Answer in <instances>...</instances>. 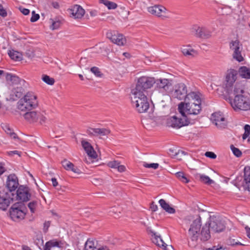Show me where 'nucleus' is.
I'll list each match as a JSON object with an SVG mask.
<instances>
[{
    "instance_id": "f257e3e1",
    "label": "nucleus",
    "mask_w": 250,
    "mask_h": 250,
    "mask_svg": "<svg viewBox=\"0 0 250 250\" xmlns=\"http://www.w3.org/2000/svg\"><path fill=\"white\" fill-rule=\"evenodd\" d=\"M232 92L234 98L230 100V103L234 110H247L250 109V99L241 85L236 84Z\"/></svg>"
},
{
    "instance_id": "f03ea898",
    "label": "nucleus",
    "mask_w": 250,
    "mask_h": 250,
    "mask_svg": "<svg viewBox=\"0 0 250 250\" xmlns=\"http://www.w3.org/2000/svg\"><path fill=\"white\" fill-rule=\"evenodd\" d=\"M178 109L181 114L182 117L178 118L176 116H173L167 118L166 122L167 126L178 129L184 126L194 124L195 120L190 119L189 117L185 114V104L184 103H180L179 104Z\"/></svg>"
},
{
    "instance_id": "7ed1b4c3",
    "label": "nucleus",
    "mask_w": 250,
    "mask_h": 250,
    "mask_svg": "<svg viewBox=\"0 0 250 250\" xmlns=\"http://www.w3.org/2000/svg\"><path fill=\"white\" fill-rule=\"evenodd\" d=\"M38 106L37 95L31 91L27 92L17 103V108L21 111H27Z\"/></svg>"
},
{
    "instance_id": "20e7f679",
    "label": "nucleus",
    "mask_w": 250,
    "mask_h": 250,
    "mask_svg": "<svg viewBox=\"0 0 250 250\" xmlns=\"http://www.w3.org/2000/svg\"><path fill=\"white\" fill-rule=\"evenodd\" d=\"M238 72L233 69H230L226 72L222 87L228 94L232 93V88L237 78Z\"/></svg>"
},
{
    "instance_id": "39448f33",
    "label": "nucleus",
    "mask_w": 250,
    "mask_h": 250,
    "mask_svg": "<svg viewBox=\"0 0 250 250\" xmlns=\"http://www.w3.org/2000/svg\"><path fill=\"white\" fill-rule=\"evenodd\" d=\"M201 227V218L199 215L192 222L188 229V234L192 241L196 242L199 239Z\"/></svg>"
},
{
    "instance_id": "423d86ee",
    "label": "nucleus",
    "mask_w": 250,
    "mask_h": 250,
    "mask_svg": "<svg viewBox=\"0 0 250 250\" xmlns=\"http://www.w3.org/2000/svg\"><path fill=\"white\" fill-rule=\"evenodd\" d=\"M9 214L11 218L14 221L23 219L25 215L24 208L21 203H15L11 207Z\"/></svg>"
},
{
    "instance_id": "0eeeda50",
    "label": "nucleus",
    "mask_w": 250,
    "mask_h": 250,
    "mask_svg": "<svg viewBox=\"0 0 250 250\" xmlns=\"http://www.w3.org/2000/svg\"><path fill=\"white\" fill-rule=\"evenodd\" d=\"M155 89L162 93L163 95L170 93L172 85L171 81L167 79H159L155 80Z\"/></svg>"
},
{
    "instance_id": "6e6552de",
    "label": "nucleus",
    "mask_w": 250,
    "mask_h": 250,
    "mask_svg": "<svg viewBox=\"0 0 250 250\" xmlns=\"http://www.w3.org/2000/svg\"><path fill=\"white\" fill-rule=\"evenodd\" d=\"M170 94L173 98L180 100L185 99L188 94L187 86L184 83H177L171 88Z\"/></svg>"
},
{
    "instance_id": "1a4fd4ad",
    "label": "nucleus",
    "mask_w": 250,
    "mask_h": 250,
    "mask_svg": "<svg viewBox=\"0 0 250 250\" xmlns=\"http://www.w3.org/2000/svg\"><path fill=\"white\" fill-rule=\"evenodd\" d=\"M185 105L188 104L191 107L192 105L195 106L194 110H201V101L199 95L194 92L189 93L185 99V102H183Z\"/></svg>"
},
{
    "instance_id": "9d476101",
    "label": "nucleus",
    "mask_w": 250,
    "mask_h": 250,
    "mask_svg": "<svg viewBox=\"0 0 250 250\" xmlns=\"http://www.w3.org/2000/svg\"><path fill=\"white\" fill-rule=\"evenodd\" d=\"M24 114L23 117L25 120L30 123L39 122L41 124L45 122L46 118L40 111H27Z\"/></svg>"
},
{
    "instance_id": "9b49d317",
    "label": "nucleus",
    "mask_w": 250,
    "mask_h": 250,
    "mask_svg": "<svg viewBox=\"0 0 250 250\" xmlns=\"http://www.w3.org/2000/svg\"><path fill=\"white\" fill-rule=\"evenodd\" d=\"M155 83V79L152 77L143 76L138 79L135 87L143 90L148 92Z\"/></svg>"
},
{
    "instance_id": "f8f14e48",
    "label": "nucleus",
    "mask_w": 250,
    "mask_h": 250,
    "mask_svg": "<svg viewBox=\"0 0 250 250\" xmlns=\"http://www.w3.org/2000/svg\"><path fill=\"white\" fill-rule=\"evenodd\" d=\"M207 223L211 232H222L226 228L224 222L216 217H210L209 221Z\"/></svg>"
},
{
    "instance_id": "ddd939ff",
    "label": "nucleus",
    "mask_w": 250,
    "mask_h": 250,
    "mask_svg": "<svg viewBox=\"0 0 250 250\" xmlns=\"http://www.w3.org/2000/svg\"><path fill=\"white\" fill-rule=\"evenodd\" d=\"M106 36L112 42L120 46L124 45L126 42V39L123 35L115 30L108 31Z\"/></svg>"
},
{
    "instance_id": "4468645a",
    "label": "nucleus",
    "mask_w": 250,
    "mask_h": 250,
    "mask_svg": "<svg viewBox=\"0 0 250 250\" xmlns=\"http://www.w3.org/2000/svg\"><path fill=\"white\" fill-rule=\"evenodd\" d=\"M148 12L156 16L161 17L162 19L168 18L167 10L161 5H155L147 8Z\"/></svg>"
},
{
    "instance_id": "2eb2a0df",
    "label": "nucleus",
    "mask_w": 250,
    "mask_h": 250,
    "mask_svg": "<svg viewBox=\"0 0 250 250\" xmlns=\"http://www.w3.org/2000/svg\"><path fill=\"white\" fill-rule=\"evenodd\" d=\"M17 200L21 202H27L30 200L31 193L30 189L23 186H20L16 192Z\"/></svg>"
},
{
    "instance_id": "dca6fc26",
    "label": "nucleus",
    "mask_w": 250,
    "mask_h": 250,
    "mask_svg": "<svg viewBox=\"0 0 250 250\" xmlns=\"http://www.w3.org/2000/svg\"><path fill=\"white\" fill-rule=\"evenodd\" d=\"M241 46V44H240V42L238 40L231 41L229 44L230 49L233 51V58L239 62H241L244 60L240 50Z\"/></svg>"
},
{
    "instance_id": "f3484780",
    "label": "nucleus",
    "mask_w": 250,
    "mask_h": 250,
    "mask_svg": "<svg viewBox=\"0 0 250 250\" xmlns=\"http://www.w3.org/2000/svg\"><path fill=\"white\" fill-rule=\"evenodd\" d=\"M132 103L139 113L146 112L149 107L148 98L141 99L138 101L136 100V102H132Z\"/></svg>"
},
{
    "instance_id": "a211bd4d",
    "label": "nucleus",
    "mask_w": 250,
    "mask_h": 250,
    "mask_svg": "<svg viewBox=\"0 0 250 250\" xmlns=\"http://www.w3.org/2000/svg\"><path fill=\"white\" fill-rule=\"evenodd\" d=\"M193 29L195 31L196 35L198 38L208 39L211 36L212 32L204 26H194Z\"/></svg>"
},
{
    "instance_id": "6ab92c4d",
    "label": "nucleus",
    "mask_w": 250,
    "mask_h": 250,
    "mask_svg": "<svg viewBox=\"0 0 250 250\" xmlns=\"http://www.w3.org/2000/svg\"><path fill=\"white\" fill-rule=\"evenodd\" d=\"M213 123L219 128H225L227 122L222 113L220 112H215L212 114Z\"/></svg>"
},
{
    "instance_id": "aec40b11",
    "label": "nucleus",
    "mask_w": 250,
    "mask_h": 250,
    "mask_svg": "<svg viewBox=\"0 0 250 250\" xmlns=\"http://www.w3.org/2000/svg\"><path fill=\"white\" fill-rule=\"evenodd\" d=\"M69 14L75 19H81L85 13V10L79 5L75 4L69 8Z\"/></svg>"
},
{
    "instance_id": "412c9836",
    "label": "nucleus",
    "mask_w": 250,
    "mask_h": 250,
    "mask_svg": "<svg viewBox=\"0 0 250 250\" xmlns=\"http://www.w3.org/2000/svg\"><path fill=\"white\" fill-rule=\"evenodd\" d=\"M19 184L18 179L15 174H10L7 178L6 187L10 192L15 191Z\"/></svg>"
},
{
    "instance_id": "4be33fe9",
    "label": "nucleus",
    "mask_w": 250,
    "mask_h": 250,
    "mask_svg": "<svg viewBox=\"0 0 250 250\" xmlns=\"http://www.w3.org/2000/svg\"><path fill=\"white\" fill-rule=\"evenodd\" d=\"M5 79L9 83L13 84L14 86L19 85L25 86V84L26 83L23 79H21L19 77L11 74H6Z\"/></svg>"
},
{
    "instance_id": "5701e85b",
    "label": "nucleus",
    "mask_w": 250,
    "mask_h": 250,
    "mask_svg": "<svg viewBox=\"0 0 250 250\" xmlns=\"http://www.w3.org/2000/svg\"><path fill=\"white\" fill-rule=\"evenodd\" d=\"M86 132L89 135L101 137L107 136L110 133V131L104 128H89L87 129Z\"/></svg>"
},
{
    "instance_id": "b1692460",
    "label": "nucleus",
    "mask_w": 250,
    "mask_h": 250,
    "mask_svg": "<svg viewBox=\"0 0 250 250\" xmlns=\"http://www.w3.org/2000/svg\"><path fill=\"white\" fill-rule=\"evenodd\" d=\"M131 94L132 97L131 98L132 102H136V100L139 99H145L148 98L149 93L148 92H146L145 90H141L136 87L133 88L131 90Z\"/></svg>"
},
{
    "instance_id": "393cba45",
    "label": "nucleus",
    "mask_w": 250,
    "mask_h": 250,
    "mask_svg": "<svg viewBox=\"0 0 250 250\" xmlns=\"http://www.w3.org/2000/svg\"><path fill=\"white\" fill-rule=\"evenodd\" d=\"M81 144L83 147L89 157L93 159L96 158L97 157L96 152L89 142L85 140H82Z\"/></svg>"
},
{
    "instance_id": "a878e982",
    "label": "nucleus",
    "mask_w": 250,
    "mask_h": 250,
    "mask_svg": "<svg viewBox=\"0 0 250 250\" xmlns=\"http://www.w3.org/2000/svg\"><path fill=\"white\" fill-rule=\"evenodd\" d=\"M210 229L208 226V224L206 223L200 232H199V238L202 241H207L210 238Z\"/></svg>"
},
{
    "instance_id": "bb28decb",
    "label": "nucleus",
    "mask_w": 250,
    "mask_h": 250,
    "mask_svg": "<svg viewBox=\"0 0 250 250\" xmlns=\"http://www.w3.org/2000/svg\"><path fill=\"white\" fill-rule=\"evenodd\" d=\"M13 197H10V194L5 196L0 195V208L3 210H6L10 204L13 201Z\"/></svg>"
},
{
    "instance_id": "cd10ccee",
    "label": "nucleus",
    "mask_w": 250,
    "mask_h": 250,
    "mask_svg": "<svg viewBox=\"0 0 250 250\" xmlns=\"http://www.w3.org/2000/svg\"><path fill=\"white\" fill-rule=\"evenodd\" d=\"M181 51L184 55L188 58H193L197 55V52L189 45L182 47Z\"/></svg>"
},
{
    "instance_id": "c85d7f7f",
    "label": "nucleus",
    "mask_w": 250,
    "mask_h": 250,
    "mask_svg": "<svg viewBox=\"0 0 250 250\" xmlns=\"http://www.w3.org/2000/svg\"><path fill=\"white\" fill-rule=\"evenodd\" d=\"M62 164L63 168L66 170H71L74 173H79V169L74 164L65 159L62 161Z\"/></svg>"
},
{
    "instance_id": "c756f323",
    "label": "nucleus",
    "mask_w": 250,
    "mask_h": 250,
    "mask_svg": "<svg viewBox=\"0 0 250 250\" xmlns=\"http://www.w3.org/2000/svg\"><path fill=\"white\" fill-rule=\"evenodd\" d=\"M23 85H17L14 86L11 90V96L15 98L18 99L21 97L24 92V89L23 88ZM24 87L26 86H24Z\"/></svg>"
},
{
    "instance_id": "7c9ffc66",
    "label": "nucleus",
    "mask_w": 250,
    "mask_h": 250,
    "mask_svg": "<svg viewBox=\"0 0 250 250\" xmlns=\"http://www.w3.org/2000/svg\"><path fill=\"white\" fill-rule=\"evenodd\" d=\"M159 203L161 208L167 213L170 214H174L175 213V209L173 208L170 207L164 199H160L159 201Z\"/></svg>"
},
{
    "instance_id": "2f4dec72",
    "label": "nucleus",
    "mask_w": 250,
    "mask_h": 250,
    "mask_svg": "<svg viewBox=\"0 0 250 250\" xmlns=\"http://www.w3.org/2000/svg\"><path fill=\"white\" fill-rule=\"evenodd\" d=\"M1 127L7 134L9 135V136L15 140H19V138L17 136V134L13 131L12 128H11L9 125L7 124H2Z\"/></svg>"
},
{
    "instance_id": "473e14b6",
    "label": "nucleus",
    "mask_w": 250,
    "mask_h": 250,
    "mask_svg": "<svg viewBox=\"0 0 250 250\" xmlns=\"http://www.w3.org/2000/svg\"><path fill=\"white\" fill-rule=\"evenodd\" d=\"M244 181L245 182L244 185L245 188L248 190H250V167H246L244 168Z\"/></svg>"
},
{
    "instance_id": "72a5a7b5",
    "label": "nucleus",
    "mask_w": 250,
    "mask_h": 250,
    "mask_svg": "<svg viewBox=\"0 0 250 250\" xmlns=\"http://www.w3.org/2000/svg\"><path fill=\"white\" fill-rule=\"evenodd\" d=\"M62 244L61 241H58L55 239L51 240L46 242L44 247L43 250H51L52 248L54 247H61L60 244Z\"/></svg>"
},
{
    "instance_id": "f704fd0d",
    "label": "nucleus",
    "mask_w": 250,
    "mask_h": 250,
    "mask_svg": "<svg viewBox=\"0 0 250 250\" xmlns=\"http://www.w3.org/2000/svg\"><path fill=\"white\" fill-rule=\"evenodd\" d=\"M238 73L240 76L245 79H250V68L243 66L239 68Z\"/></svg>"
},
{
    "instance_id": "c9c22d12",
    "label": "nucleus",
    "mask_w": 250,
    "mask_h": 250,
    "mask_svg": "<svg viewBox=\"0 0 250 250\" xmlns=\"http://www.w3.org/2000/svg\"><path fill=\"white\" fill-rule=\"evenodd\" d=\"M10 58L15 61H20L22 60V55L21 53L15 50H10L8 52Z\"/></svg>"
},
{
    "instance_id": "e433bc0d",
    "label": "nucleus",
    "mask_w": 250,
    "mask_h": 250,
    "mask_svg": "<svg viewBox=\"0 0 250 250\" xmlns=\"http://www.w3.org/2000/svg\"><path fill=\"white\" fill-rule=\"evenodd\" d=\"M195 107V106L192 105L190 108V105H189V104H187V105H185V110H184L185 114L186 112L187 113L188 115V116L190 115H198V114L200 113V112L201 110H199L198 112V111H195V110H194Z\"/></svg>"
},
{
    "instance_id": "4c0bfd02",
    "label": "nucleus",
    "mask_w": 250,
    "mask_h": 250,
    "mask_svg": "<svg viewBox=\"0 0 250 250\" xmlns=\"http://www.w3.org/2000/svg\"><path fill=\"white\" fill-rule=\"evenodd\" d=\"M196 177L199 178L201 182L207 185H210L214 182L213 181L210 179L208 176L203 174H197Z\"/></svg>"
},
{
    "instance_id": "58836bf2",
    "label": "nucleus",
    "mask_w": 250,
    "mask_h": 250,
    "mask_svg": "<svg viewBox=\"0 0 250 250\" xmlns=\"http://www.w3.org/2000/svg\"><path fill=\"white\" fill-rule=\"evenodd\" d=\"M97 244L91 239H88L84 245V250H95L96 249Z\"/></svg>"
},
{
    "instance_id": "ea45409f",
    "label": "nucleus",
    "mask_w": 250,
    "mask_h": 250,
    "mask_svg": "<svg viewBox=\"0 0 250 250\" xmlns=\"http://www.w3.org/2000/svg\"><path fill=\"white\" fill-rule=\"evenodd\" d=\"M100 3H103L109 9H115L117 7V4L116 3L107 0H100Z\"/></svg>"
},
{
    "instance_id": "a19ab883",
    "label": "nucleus",
    "mask_w": 250,
    "mask_h": 250,
    "mask_svg": "<svg viewBox=\"0 0 250 250\" xmlns=\"http://www.w3.org/2000/svg\"><path fill=\"white\" fill-rule=\"evenodd\" d=\"M175 176L179 180L184 183H188L189 182V179L186 176L183 172H178L175 173Z\"/></svg>"
},
{
    "instance_id": "79ce46f5",
    "label": "nucleus",
    "mask_w": 250,
    "mask_h": 250,
    "mask_svg": "<svg viewBox=\"0 0 250 250\" xmlns=\"http://www.w3.org/2000/svg\"><path fill=\"white\" fill-rule=\"evenodd\" d=\"M154 240L153 242L156 244L157 245L160 247H166V243L163 241L162 238L160 235H158L156 234L154 236Z\"/></svg>"
},
{
    "instance_id": "37998d69",
    "label": "nucleus",
    "mask_w": 250,
    "mask_h": 250,
    "mask_svg": "<svg viewBox=\"0 0 250 250\" xmlns=\"http://www.w3.org/2000/svg\"><path fill=\"white\" fill-rule=\"evenodd\" d=\"M42 81L49 85H53L55 83V80L53 78L50 77L46 75H43L42 76Z\"/></svg>"
},
{
    "instance_id": "c03bdc74",
    "label": "nucleus",
    "mask_w": 250,
    "mask_h": 250,
    "mask_svg": "<svg viewBox=\"0 0 250 250\" xmlns=\"http://www.w3.org/2000/svg\"><path fill=\"white\" fill-rule=\"evenodd\" d=\"M50 21L51 22V25L50 26V28L52 30H55L58 29L61 25V22L59 20L54 21L53 19H50Z\"/></svg>"
},
{
    "instance_id": "a18cd8bd",
    "label": "nucleus",
    "mask_w": 250,
    "mask_h": 250,
    "mask_svg": "<svg viewBox=\"0 0 250 250\" xmlns=\"http://www.w3.org/2000/svg\"><path fill=\"white\" fill-rule=\"evenodd\" d=\"M37 206V202L36 201H32L28 203V207L30 210L31 213H34Z\"/></svg>"
},
{
    "instance_id": "49530a36",
    "label": "nucleus",
    "mask_w": 250,
    "mask_h": 250,
    "mask_svg": "<svg viewBox=\"0 0 250 250\" xmlns=\"http://www.w3.org/2000/svg\"><path fill=\"white\" fill-rule=\"evenodd\" d=\"M90 71L95 74V75L98 77H102L103 74L100 71L99 68L97 67H92L90 69Z\"/></svg>"
},
{
    "instance_id": "de8ad7c7",
    "label": "nucleus",
    "mask_w": 250,
    "mask_h": 250,
    "mask_svg": "<svg viewBox=\"0 0 250 250\" xmlns=\"http://www.w3.org/2000/svg\"><path fill=\"white\" fill-rule=\"evenodd\" d=\"M230 148L233 154L237 157H239L242 155V152L238 148L235 147L233 145L230 146Z\"/></svg>"
},
{
    "instance_id": "09e8293b",
    "label": "nucleus",
    "mask_w": 250,
    "mask_h": 250,
    "mask_svg": "<svg viewBox=\"0 0 250 250\" xmlns=\"http://www.w3.org/2000/svg\"><path fill=\"white\" fill-rule=\"evenodd\" d=\"M120 163L117 161H110L107 163V166L112 168L118 169V167L120 165Z\"/></svg>"
},
{
    "instance_id": "8fccbe9b",
    "label": "nucleus",
    "mask_w": 250,
    "mask_h": 250,
    "mask_svg": "<svg viewBox=\"0 0 250 250\" xmlns=\"http://www.w3.org/2000/svg\"><path fill=\"white\" fill-rule=\"evenodd\" d=\"M143 166L147 168H152L154 169H157L159 167V164L157 163H152V164H147V163H144Z\"/></svg>"
},
{
    "instance_id": "3c124183",
    "label": "nucleus",
    "mask_w": 250,
    "mask_h": 250,
    "mask_svg": "<svg viewBox=\"0 0 250 250\" xmlns=\"http://www.w3.org/2000/svg\"><path fill=\"white\" fill-rule=\"evenodd\" d=\"M25 55L29 58H32L34 57L35 54L33 49L29 48L25 52Z\"/></svg>"
},
{
    "instance_id": "603ef678",
    "label": "nucleus",
    "mask_w": 250,
    "mask_h": 250,
    "mask_svg": "<svg viewBox=\"0 0 250 250\" xmlns=\"http://www.w3.org/2000/svg\"><path fill=\"white\" fill-rule=\"evenodd\" d=\"M40 18V16L38 14H36L34 11L32 12V17L30 19V21L31 22H35Z\"/></svg>"
},
{
    "instance_id": "864d4df0",
    "label": "nucleus",
    "mask_w": 250,
    "mask_h": 250,
    "mask_svg": "<svg viewBox=\"0 0 250 250\" xmlns=\"http://www.w3.org/2000/svg\"><path fill=\"white\" fill-rule=\"evenodd\" d=\"M7 15L6 10L3 8V6L0 3V16L4 18Z\"/></svg>"
},
{
    "instance_id": "5fc2aeb1",
    "label": "nucleus",
    "mask_w": 250,
    "mask_h": 250,
    "mask_svg": "<svg viewBox=\"0 0 250 250\" xmlns=\"http://www.w3.org/2000/svg\"><path fill=\"white\" fill-rule=\"evenodd\" d=\"M205 155L206 157L211 159H215L217 157L216 155L214 152L211 151L206 152Z\"/></svg>"
},
{
    "instance_id": "6e6d98bb",
    "label": "nucleus",
    "mask_w": 250,
    "mask_h": 250,
    "mask_svg": "<svg viewBox=\"0 0 250 250\" xmlns=\"http://www.w3.org/2000/svg\"><path fill=\"white\" fill-rule=\"evenodd\" d=\"M50 225V222L49 221H46L44 223L43 231L44 232H46L48 229Z\"/></svg>"
},
{
    "instance_id": "4d7b16f0",
    "label": "nucleus",
    "mask_w": 250,
    "mask_h": 250,
    "mask_svg": "<svg viewBox=\"0 0 250 250\" xmlns=\"http://www.w3.org/2000/svg\"><path fill=\"white\" fill-rule=\"evenodd\" d=\"M20 10L21 12L25 15H27L30 13V10L28 9L24 8H20Z\"/></svg>"
},
{
    "instance_id": "13d9d810",
    "label": "nucleus",
    "mask_w": 250,
    "mask_h": 250,
    "mask_svg": "<svg viewBox=\"0 0 250 250\" xmlns=\"http://www.w3.org/2000/svg\"><path fill=\"white\" fill-rule=\"evenodd\" d=\"M117 170L120 172H123L125 171L126 168L125 166L120 164V165L118 167Z\"/></svg>"
},
{
    "instance_id": "bf43d9fd",
    "label": "nucleus",
    "mask_w": 250,
    "mask_h": 250,
    "mask_svg": "<svg viewBox=\"0 0 250 250\" xmlns=\"http://www.w3.org/2000/svg\"><path fill=\"white\" fill-rule=\"evenodd\" d=\"M204 250H222V247H216V246H213V247L211 248H207L204 249Z\"/></svg>"
},
{
    "instance_id": "052dcab7",
    "label": "nucleus",
    "mask_w": 250,
    "mask_h": 250,
    "mask_svg": "<svg viewBox=\"0 0 250 250\" xmlns=\"http://www.w3.org/2000/svg\"><path fill=\"white\" fill-rule=\"evenodd\" d=\"M6 170L3 164L0 162V175H2Z\"/></svg>"
},
{
    "instance_id": "680f3d73",
    "label": "nucleus",
    "mask_w": 250,
    "mask_h": 250,
    "mask_svg": "<svg viewBox=\"0 0 250 250\" xmlns=\"http://www.w3.org/2000/svg\"><path fill=\"white\" fill-rule=\"evenodd\" d=\"M245 132L247 134H250V125H246L244 126Z\"/></svg>"
},
{
    "instance_id": "e2e57ef3",
    "label": "nucleus",
    "mask_w": 250,
    "mask_h": 250,
    "mask_svg": "<svg viewBox=\"0 0 250 250\" xmlns=\"http://www.w3.org/2000/svg\"><path fill=\"white\" fill-rule=\"evenodd\" d=\"M150 208L152 211H156L158 209V206L152 203L151 204Z\"/></svg>"
},
{
    "instance_id": "0e129e2a",
    "label": "nucleus",
    "mask_w": 250,
    "mask_h": 250,
    "mask_svg": "<svg viewBox=\"0 0 250 250\" xmlns=\"http://www.w3.org/2000/svg\"><path fill=\"white\" fill-rule=\"evenodd\" d=\"M52 6L54 8H56V9H58L60 7V5H59V4L58 2H56V1H54V2H52Z\"/></svg>"
},
{
    "instance_id": "69168bd1",
    "label": "nucleus",
    "mask_w": 250,
    "mask_h": 250,
    "mask_svg": "<svg viewBox=\"0 0 250 250\" xmlns=\"http://www.w3.org/2000/svg\"><path fill=\"white\" fill-rule=\"evenodd\" d=\"M51 181L53 187H56L58 185V183L55 178H52Z\"/></svg>"
},
{
    "instance_id": "338daca9",
    "label": "nucleus",
    "mask_w": 250,
    "mask_h": 250,
    "mask_svg": "<svg viewBox=\"0 0 250 250\" xmlns=\"http://www.w3.org/2000/svg\"><path fill=\"white\" fill-rule=\"evenodd\" d=\"M98 12L97 10H92L90 12V15L92 17H95L97 15Z\"/></svg>"
},
{
    "instance_id": "774afa93",
    "label": "nucleus",
    "mask_w": 250,
    "mask_h": 250,
    "mask_svg": "<svg viewBox=\"0 0 250 250\" xmlns=\"http://www.w3.org/2000/svg\"><path fill=\"white\" fill-rule=\"evenodd\" d=\"M245 229L247 232V236L249 238H250V228L247 226L245 227Z\"/></svg>"
}]
</instances>
